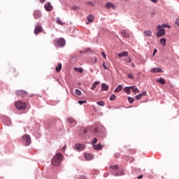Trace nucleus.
<instances>
[{
    "label": "nucleus",
    "instance_id": "23",
    "mask_svg": "<svg viewBox=\"0 0 179 179\" xmlns=\"http://www.w3.org/2000/svg\"><path fill=\"white\" fill-rule=\"evenodd\" d=\"M123 90L127 94H131V86L125 87Z\"/></svg>",
    "mask_w": 179,
    "mask_h": 179
},
{
    "label": "nucleus",
    "instance_id": "5",
    "mask_svg": "<svg viewBox=\"0 0 179 179\" xmlns=\"http://www.w3.org/2000/svg\"><path fill=\"white\" fill-rule=\"evenodd\" d=\"M74 148L78 152H83V150L86 149V145L82 143H77L74 145Z\"/></svg>",
    "mask_w": 179,
    "mask_h": 179
},
{
    "label": "nucleus",
    "instance_id": "19",
    "mask_svg": "<svg viewBox=\"0 0 179 179\" xmlns=\"http://www.w3.org/2000/svg\"><path fill=\"white\" fill-rule=\"evenodd\" d=\"M146 91H143L142 93L136 95V99H137V100H141V99H142V96H146Z\"/></svg>",
    "mask_w": 179,
    "mask_h": 179
},
{
    "label": "nucleus",
    "instance_id": "32",
    "mask_svg": "<svg viewBox=\"0 0 179 179\" xmlns=\"http://www.w3.org/2000/svg\"><path fill=\"white\" fill-rule=\"evenodd\" d=\"M111 170H118V169H120V166H118L117 164L115 165H112L110 166Z\"/></svg>",
    "mask_w": 179,
    "mask_h": 179
},
{
    "label": "nucleus",
    "instance_id": "53",
    "mask_svg": "<svg viewBox=\"0 0 179 179\" xmlns=\"http://www.w3.org/2000/svg\"><path fill=\"white\" fill-rule=\"evenodd\" d=\"M137 178H138V179L143 178V175L141 174V175L138 176L137 177Z\"/></svg>",
    "mask_w": 179,
    "mask_h": 179
},
{
    "label": "nucleus",
    "instance_id": "20",
    "mask_svg": "<svg viewBox=\"0 0 179 179\" xmlns=\"http://www.w3.org/2000/svg\"><path fill=\"white\" fill-rule=\"evenodd\" d=\"M131 92L133 93H139V89L136 87L135 85L130 86Z\"/></svg>",
    "mask_w": 179,
    "mask_h": 179
},
{
    "label": "nucleus",
    "instance_id": "27",
    "mask_svg": "<svg viewBox=\"0 0 179 179\" xmlns=\"http://www.w3.org/2000/svg\"><path fill=\"white\" fill-rule=\"evenodd\" d=\"M56 72H60L62 69V64L59 63L57 66L55 67Z\"/></svg>",
    "mask_w": 179,
    "mask_h": 179
},
{
    "label": "nucleus",
    "instance_id": "4",
    "mask_svg": "<svg viewBox=\"0 0 179 179\" xmlns=\"http://www.w3.org/2000/svg\"><path fill=\"white\" fill-rule=\"evenodd\" d=\"M157 29L158 30L157 33L156 34L157 37H163V36L166 34V29L162 28V25H157Z\"/></svg>",
    "mask_w": 179,
    "mask_h": 179
},
{
    "label": "nucleus",
    "instance_id": "13",
    "mask_svg": "<svg viewBox=\"0 0 179 179\" xmlns=\"http://www.w3.org/2000/svg\"><path fill=\"white\" fill-rule=\"evenodd\" d=\"M85 159L87 161L89 160H93L94 159V156H93L92 154L90 153H84Z\"/></svg>",
    "mask_w": 179,
    "mask_h": 179
},
{
    "label": "nucleus",
    "instance_id": "42",
    "mask_svg": "<svg viewBox=\"0 0 179 179\" xmlns=\"http://www.w3.org/2000/svg\"><path fill=\"white\" fill-rule=\"evenodd\" d=\"M87 103V101H78V104H80V106H82V104H85Z\"/></svg>",
    "mask_w": 179,
    "mask_h": 179
},
{
    "label": "nucleus",
    "instance_id": "11",
    "mask_svg": "<svg viewBox=\"0 0 179 179\" xmlns=\"http://www.w3.org/2000/svg\"><path fill=\"white\" fill-rule=\"evenodd\" d=\"M42 16L41 11L40 10H35L34 11V19H40Z\"/></svg>",
    "mask_w": 179,
    "mask_h": 179
},
{
    "label": "nucleus",
    "instance_id": "56",
    "mask_svg": "<svg viewBox=\"0 0 179 179\" xmlns=\"http://www.w3.org/2000/svg\"><path fill=\"white\" fill-rule=\"evenodd\" d=\"M47 0H40V2L41 3H44V2H45Z\"/></svg>",
    "mask_w": 179,
    "mask_h": 179
},
{
    "label": "nucleus",
    "instance_id": "48",
    "mask_svg": "<svg viewBox=\"0 0 179 179\" xmlns=\"http://www.w3.org/2000/svg\"><path fill=\"white\" fill-rule=\"evenodd\" d=\"M72 9H73V10H76L79 9V7L77 6H72Z\"/></svg>",
    "mask_w": 179,
    "mask_h": 179
},
{
    "label": "nucleus",
    "instance_id": "24",
    "mask_svg": "<svg viewBox=\"0 0 179 179\" xmlns=\"http://www.w3.org/2000/svg\"><path fill=\"white\" fill-rule=\"evenodd\" d=\"M122 90V86L119 85L114 90L115 93H120Z\"/></svg>",
    "mask_w": 179,
    "mask_h": 179
},
{
    "label": "nucleus",
    "instance_id": "7",
    "mask_svg": "<svg viewBox=\"0 0 179 179\" xmlns=\"http://www.w3.org/2000/svg\"><path fill=\"white\" fill-rule=\"evenodd\" d=\"M17 96H20V97H24V96L27 95V92L24 90H17L16 91Z\"/></svg>",
    "mask_w": 179,
    "mask_h": 179
},
{
    "label": "nucleus",
    "instance_id": "3",
    "mask_svg": "<svg viewBox=\"0 0 179 179\" xmlns=\"http://www.w3.org/2000/svg\"><path fill=\"white\" fill-rule=\"evenodd\" d=\"M22 142L24 146H29L31 143V138L29 134H25L22 136Z\"/></svg>",
    "mask_w": 179,
    "mask_h": 179
},
{
    "label": "nucleus",
    "instance_id": "44",
    "mask_svg": "<svg viewBox=\"0 0 179 179\" xmlns=\"http://www.w3.org/2000/svg\"><path fill=\"white\" fill-rule=\"evenodd\" d=\"M102 66L105 70L108 69V67H107V65H106V62H103Z\"/></svg>",
    "mask_w": 179,
    "mask_h": 179
},
{
    "label": "nucleus",
    "instance_id": "10",
    "mask_svg": "<svg viewBox=\"0 0 179 179\" xmlns=\"http://www.w3.org/2000/svg\"><path fill=\"white\" fill-rule=\"evenodd\" d=\"M163 72V70H162V68L159 67H155L151 69V73H159Z\"/></svg>",
    "mask_w": 179,
    "mask_h": 179
},
{
    "label": "nucleus",
    "instance_id": "46",
    "mask_svg": "<svg viewBox=\"0 0 179 179\" xmlns=\"http://www.w3.org/2000/svg\"><path fill=\"white\" fill-rule=\"evenodd\" d=\"M94 133L99 134V129H97V127L94 128Z\"/></svg>",
    "mask_w": 179,
    "mask_h": 179
},
{
    "label": "nucleus",
    "instance_id": "31",
    "mask_svg": "<svg viewBox=\"0 0 179 179\" xmlns=\"http://www.w3.org/2000/svg\"><path fill=\"white\" fill-rule=\"evenodd\" d=\"M74 69L76 72H79V73H82V72H83V69L82 67L74 68Z\"/></svg>",
    "mask_w": 179,
    "mask_h": 179
},
{
    "label": "nucleus",
    "instance_id": "15",
    "mask_svg": "<svg viewBox=\"0 0 179 179\" xmlns=\"http://www.w3.org/2000/svg\"><path fill=\"white\" fill-rule=\"evenodd\" d=\"M105 8L106 9H110V8H112V9H114L115 8V6H114V3H113L111 2H108L105 5Z\"/></svg>",
    "mask_w": 179,
    "mask_h": 179
},
{
    "label": "nucleus",
    "instance_id": "54",
    "mask_svg": "<svg viewBox=\"0 0 179 179\" xmlns=\"http://www.w3.org/2000/svg\"><path fill=\"white\" fill-rule=\"evenodd\" d=\"M151 2H153V3H157V0H150Z\"/></svg>",
    "mask_w": 179,
    "mask_h": 179
},
{
    "label": "nucleus",
    "instance_id": "12",
    "mask_svg": "<svg viewBox=\"0 0 179 179\" xmlns=\"http://www.w3.org/2000/svg\"><path fill=\"white\" fill-rule=\"evenodd\" d=\"M43 31V27L41 26H36L34 28V34H38V33H41Z\"/></svg>",
    "mask_w": 179,
    "mask_h": 179
},
{
    "label": "nucleus",
    "instance_id": "36",
    "mask_svg": "<svg viewBox=\"0 0 179 179\" xmlns=\"http://www.w3.org/2000/svg\"><path fill=\"white\" fill-rule=\"evenodd\" d=\"M128 101L130 104H132V103H134V101H135V99H134V98L131 97V96H128Z\"/></svg>",
    "mask_w": 179,
    "mask_h": 179
},
{
    "label": "nucleus",
    "instance_id": "59",
    "mask_svg": "<svg viewBox=\"0 0 179 179\" xmlns=\"http://www.w3.org/2000/svg\"><path fill=\"white\" fill-rule=\"evenodd\" d=\"M123 1H125V2H127L128 0H123Z\"/></svg>",
    "mask_w": 179,
    "mask_h": 179
},
{
    "label": "nucleus",
    "instance_id": "22",
    "mask_svg": "<svg viewBox=\"0 0 179 179\" xmlns=\"http://www.w3.org/2000/svg\"><path fill=\"white\" fill-rule=\"evenodd\" d=\"M120 33L122 36L125 37V38H129V34L127 33V31L122 30Z\"/></svg>",
    "mask_w": 179,
    "mask_h": 179
},
{
    "label": "nucleus",
    "instance_id": "18",
    "mask_svg": "<svg viewBox=\"0 0 179 179\" xmlns=\"http://www.w3.org/2000/svg\"><path fill=\"white\" fill-rule=\"evenodd\" d=\"M115 177H120L121 176H125V172L124 170L119 171L118 172L114 174Z\"/></svg>",
    "mask_w": 179,
    "mask_h": 179
},
{
    "label": "nucleus",
    "instance_id": "33",
    "mask_svg": "<svg viewBox=\"0 0 179 179\" xmlns=\"http://www.w3.org/2000/svg\"><path fill=\"white\" fill-rule=\"evenodd\" d=\"M158 82L161 85H164V83H166V80H164L163 78H159V79L158 80Z\"/></svg>",
    "mask_w": 179,
    "mask_h": 179
},
{
    "label": "nucleus",
    "instance_id": "39",
    "mask_svg": "<svg viewBox=\"0 0 179 179\" xmlns=\"http://www.w3.org/2000/svg\"><path fill=\"white\" fill-rule=\"evenodd\" d=\"M57 24H61V25L64 24V22H62V21H61V19L59 18H57Z\"/></svg>",
    "mask_w": 179,
    "mask_h": 179
},
{
    "label": "nucleus",
    "instance_id": "17",
    "mask_svg": "<svg viewBox=\"0 0 179 179\" xmlns=\"http://www.w3.org/2000/svg\"><path fill=\"white\" fill-rule=\"evenodd\" d=\"M143 36H145V37H152V31L150 30L144 31Z\"/></svg>",
    "mask_w": 179,
    "mask_h": 179
},
{
    "label": "nucleus",
    "instance_id": "51",
    "mask_svg": "<svg viewBox=\"0 0 179 179\" xmlns=\"http://www.w3.org/2000/svg\"><path fill=\"white\" fill-rule=\"evenodd\" d=\"M102 56L103 57V58L106 59V58H107V55H106V53H104V52H101Z\"/></svg>",
    "mask_w": 179,
    "mask_h": 179
},
{
    "label": "nucleus",
    "instance_id": "50",
    "mask_svg": "<svg viewBox=\"0 0 179 179\" xmlns=\"http://www.w3.org/2000/svg\"><path fill=\"white\" fill-rule=\"evenodd\" d=\"M157 53V49H154V52L152 53V57H155V55H156Z\"/></svg>",
    "mask_w": 179,
    "mask_h": 179
},
{
    "label": "nucleus",
    "instance_id": "16",
    "mask_svg": "<svg viewBox=\"0 0 179 179\" xmlns=\"http://www.w3.org/2000/svg\"><path fill=\"white\" fill-rule=\"evenodd\" d=\"M94 150H101L103 149V145L101 143L95 144L93 145Z\"/></svg>",
    "mask_w": 179,
    "mask_h": 179
},
{
    "label": "nucleus",
    "instance_id": "40",
    "mask_svg": "<svg viewBox=\"0 0 179 179\" xmlns=\"http://www.w3.org/2000/svg\"><path fill=\"white\" fill-rule=\"evenodd\" d=\"M97 141H98L97 138H94L93 139V141H92V146H93L94 145H96V143H97Z\"/></svg>",
    "mask_w": 179,
    "mask_h": 179
},
{
    "label": "nucleus",
    "instance_id": "14",
    "mask_svg": "<svg viewBox=\"0 0 179 179\" xmlns=\"http://www.w3.org/2000/svg\"><path fill=\"white\" fill-rule=\"evenodd\" d=\"M101 89L102 92H107L109 89V87L107 85V84L103 83L101 85Z\"/></svg>",
    "mask_w": 179,
    "mask_h": 179
},
{
    "label": "nucleus",
    "instance_id": "30",
    "mask_svg": "<svg viewBox=\"0 0 179 179\" xmlns=\"http://www.w3.org/2000/svg\"><path fill=\"white\" fill-rule=\"evenodd\" d=\"M67 122H70V124H75V119L73 117L67 118Z\"/></svg>",
    "mask_w": 179,
    "mask_h": 179
},
{
    "label": "nucleus",
    "instance_id": "21",
    "mask_svg": "<svg viewBox=\"0 0 179 179\" xmlns=\"http://www.w3.org/2000/svg\"><path fill=\"white\" fill-rule=\"evenodd\" d=\"M5 124L8 127H12V120H10V119L9 117H6V120H5Z\"/></svg>",
    "mask_w": 179,
    "mask_h": 179
},
{
    "label": "nucleus",
    "instance_id": "52",
    "mask_svg": "<svg viewBox=\"0 0 179 179\" xmlns=\"http://www.w3.org/2000/svg\"><path fill=\"white\" fill-rule=\"evenodd\" d=\"M83 134H87V129H84L83 131Z\"/></svg>",
    "mask_w": 179,
    "mask_h": 179
},
{
    "label": "nucleus",
    "instance_id": "34",
    "mask_svg": "<svg viewBox=\"0 0 179 179\" xmlns=\"http://www.w3.org/2000/svg\"><path fill=\"white\" fill-rule=\"evenodd\" d=\"M98 135L99 136H101V138H104V136H106V133H104V130L99 131Z\"/></svg>",
    "mask_w": 179,
    "mask_h": 179
},
{
    "label": "nucleus",
    "instance_id": "45",
    "mask_svg": "<svg viewBox=\"0 0 179 179\" xmlns=\"http://www.w3.org/2000/svg\"><path fill=\"white\" fill-rule=\"evenodd\" d=\"M92 62L93 64H96L97 62V57L92 58Z\"/></svg>",
    "mask_w": 179,
    "mask_h": 179
},
{
    "label": "nucleus",
    "instance_id": "6",
    "mask_svg": "<svg viewBox=\"0 0 179 179\" xmlns=\"http://www.w3.org/2000/svg\"><path fill=\"white\" fill-rule=\"evenodd\" d=\"M44 8H45L46 12H51V10H52V9H54V7H52V6H51V3H50V2L45 3L44 5Z\"/></svg>",
    "mask_w": 179,
    "mask_h": 179
},
{
    "label": "nucleus",
    "instance_id": "35",
    "mask_svg": "<svg viewBox=\"0 0 179 179\" xmlns=\"http://www.w3.org/2000/svg\"><path fill=\"white\" fill-rule=\"evenodd\" d=\"M116 98H117V96H115V94H113L110 96L109 100H110V101H114V100H115Z\"/></svg>",
    "mask_w": 179,
    "mask_h": 179
},
{
    "label": "nucleus",
    "instance_id": "2",
    "mask_svg": "<svg viewBox=\"0 0 179 179\" xmlns=\"http://www.w3.org/2000/svg\"><path fill=\"white\" fill-rule=\"evenodd\" d=\"M15 106L17 110H20L21 111H24V110L27 108V104L22 101H17L15 102Z\"/></svg>",
    "mask_w": 179,
    "mask_h": 179
},
{
    "label": "nucleus",
    "instance_id": "60",
    "mask_svg": "<svg viewBox=\"0 0 179 179\" xmlns=\"http://www.w3.org/2000/svg\"><path fill=\"white\" fill-rule=\"evenodd\" d=\"M80 54H82V52H83V51H80Z\"/></svg>",
    "mask_w": 179,
    "mask_h": 179
},
{
    "label": "nucleus",
    "instance_id": "28",
    "mask_svg": "<svg viewBox=\"0 0 179 179\" xmlns=\"http://www.w3.org/2000/svg\"><path fill=\"white\" fill-rule=\"evenodd\" d=\"M99 83H100V82H99V81H95V82L92 85L91 90H94V89H96V86H97V85H99Z\"/></svg>",
    "mask_w": 179,
    "mask_h": 179
},
{
    "label": "nucleus",
    "instance_id": "43",
    "mask_svg": "<svg viewBox=\"0 0 179 179\" xmlns=\"http://www.w3.org/2000/svg\"><path fill=\"white\" fill-rule=\"evenodd\" d=\"M175 24H176L177 27H179V17L176 19Z\"/></svg>",
    "mask_w": 179,
    "mask_h": 179
},
{
    "label": "nucleus",
    "instance_id": "8",
    "mask_svg": "<svg viewBox=\"0 0 179 179\" xmlns=\"http://www.w3.org/2000/svg\"><path fill=\"white\" fill-rule=\"evenodd\" d=\"M65 44H66V42H65V39H64L63 38H60L59 40H57V45L59 47H65Z\"/></svg>",
    "mask_w": 179,
    "mask_h": 179
},
{
    "label": "nucleus",
    "instance_id": "37",
    "mask_svg": "<svg viewBox=\"0 0 179 179\" xmlns=\"http://www.w3.org/2000/svg\"><path fill=\"white\" fill-rule=\"evenodd\" d=\"M76 94H77V96H81L82 94V92L78 89L76 90Z\"/></svg>",
    "mask_w": 179,
    "mask_h": 179
},
{
    "label": "nucleus",
    "instance_id": "41",
    "mask_svg": "<svg viewBox=\"0 0 179 179\" xmlns=\"http://www.w3.org/2000/svg\"><path fill=\"white\" fill-rule=\"evenodd\" d=\"M127 78H129V79H134V74L132 73L127 74Z\"/></svg>",
    "mask_w": 179,
    "mask_h": 179
},
{
    "label": "nucleus",
    "instance_id": "1",
    "mask_svg": "<svg viewBox=\"0 0 179 179\" xmlns=\"http://www.w3.org/2000/svg\"><path fill=\"white\" fill-rule=\"evenodd\" d=\"M63 157L64 156L62 155V154H56L51 161L52 166H59V164H61V163L62 162Z\"/></svg>",
    "mask_w": 179,
    "mask_h": 179
},
{
    "label": "nucleus",
    "instance_id": "26",
    "mask_svg": "<svg viewBox=\"0 0 179 179\" xmlns=\"http://www.w3.org/2000/svg\"><path fill=\"white\" fill-rule=\"evenodd\" d=\"M118 57H120V58H122V57H128V52H122L118 54Z\"/></svg>",
    "mask_w": 179,
    "mask_h": 179
},
{
    "label": "nucleus",
    "instance_id": "47",
    "mask_svg": "<svg viewBox=\"0 0 179 179\" xmlns=\"http://www.w3.org/2000/svg\"><path fill=\"white\" fill-rule=\"evenodd\" d=\"M87 3V5H90V6H94V3L92 1H89Z\"/></svg>",
    "mask_w": 179,
    "mask_h": 179
},
{
    "label": "nucleus",
    "instance_id": "9",
    "mask_svg": "<svg viewBox=\"0 0 179 179\" xmlns=\"http://www.w3.org/2000/svg\"><path fill=\"white\" fill-rule=\"evenodd\" d=\"M87 20L86 24H90V23H92V22L94 20V16L91 14L87 15Z\"/></svg>",
    "mask_w": 179,
    "mask_h": 179
},
{
    "label": "nucleus",
    "instance_id": "38",
    "mask_svg": "<svg viewBox=\"0 0 179 179\" xmlns=\"http://www.w3.org/2000/svg\"><path fill=\"white\" fill-rule=\"evenodd\" d=\"M163 27H164V28H166V27L170 28L171 26L169 25V24H162L161 25V29H163Z\"/></svg>",
    "mask_w": 179,
    "mask_h": 179
},
{
    "label": "nucleus",
    "instance_id": "55",
    "mask_svg": "<svg viewBox=\"0 0 179 179\" xmlns=\"http://www.w3.org/2000/svg\"><path fill=\"white\" fill-rule=\"evenodd\" d=\"M115 157H120V154L119 153H116V154H115Z\"/></svg>",
    "mask_w": 179,
    "mask_h": 179
},
{
    "label": "nucleus",
    "instance_id": "25",
    "mask_svg": "<svg viewBox=\"0 0 179 179\" xmlns=\"http://www.w3.org/2000/svg\"><path fill=\"white\" fill-rule=\"evenodd\" d=\"M167 40L165 38H162L159 41L160 44H162V45H163L164 47H166V43Z\"/></svg>",
    "mask_w": 179,
    "mask_h": 179
},
{
    "label": "nucleus",
    "instance_id": "57",
    "mask_svg": "<svg viewBox=\"0 0 179 179\" xmlns=\"http://www.w3.org/2000/svg\"><path fill=\"white\" fill-rule=\"evenodd\" d=\"M131 57H129V58H128V62H131Z\"/></svg>",
    "mask_w": 179,
    "mask_h": 179
},
{
    "label": "nucleus",
    "instance_id": "49",
    "mask_svg": "<svg viewBox=\"0 0 179 179\" xmlns=\"http://www.w3.org/2000/svg\"><path fill=\"white\" fill-rule=\"evenodd\" d=\"M89 51H90V52L92 51V50L90 49V48H86V49L84 50V52H89Z\"/></svg>",
    "mask_w": 179,
    "mask_h": 179
},
{
    "label": "nucleus",
    "instance_id": "58",
    "mask_svg": "<svg viewBox=\"0 0 179 179\" xmlns=\"http://www.w3.org/2000/svg\"><path fill=\"white\" fill-rule=\"evenodd\" d=\"M132 66H135V64H132Z\"/></svg>",
    "mask_w": 179,
    "mask_h": 179
},
{
    "label": "nucleus",
    "instance_id": "29",
    "mask_svg": "<svg viewBox=\"0 0 179 179\" xmlns=\"http://www.w3.org/2000/svg\"><path fill=\"white\" fill-rule=\"evenodd\" d=\"M96 104H98V106H100L101 107H104V106H106V102L103 101H99L96 102Z\"/></svg>",
    "mask_w": 179,
    "mask_h": 179
}]
</instances>
